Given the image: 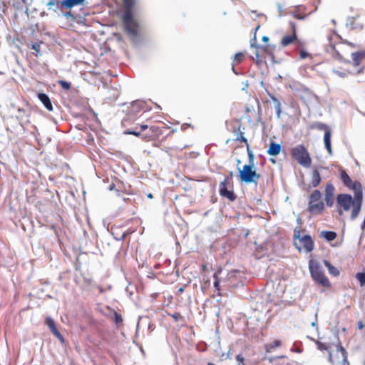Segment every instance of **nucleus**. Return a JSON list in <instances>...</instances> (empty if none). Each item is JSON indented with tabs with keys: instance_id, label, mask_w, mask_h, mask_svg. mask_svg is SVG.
I'll use <instances>...</instances> for the list:
<instances>
[{
	"instance_id": "9",
	"label": "nucleus",
	"mask_w": 365,
	"mask_h": 365,
	"mask_svg": "<svg viewBox=\"0 0 365 365\" xmlns=\"http://www.w3.org/2000/svg\"><path fill=\"white\" fill-rule=\"evenodd\" d=\"M227 183H228V178H226L220 184L219 192L222 197L227 198L229 200L232 202L236 200L237 197L233 191L227 190Z\"/></svg>"
},
{
	"instance_id": "24",
	"label": "nucleus",
	"mask_w": 365,
	"mask_h": 365,
	"mask_svg": "<svg viewBox=\"0 0 365 365\" xmlns=\"http://www.w3.org/2000/svg\"><path fill=\"white\" fill-rule=\"evenodd\" d=\"M238 271L237 270H232L231 272H227L226 274L225 275L224 274V272H222V274L221 275H220V278H221L222 279V283H227L228 281L234 277L235 276V274L237 273Z\"/></svg>"
},
{
	"instance_id": "35",
	"label": "nucleus",
	"mask_w": 365,
	"mask_h": 365,
	"mask_svg": "<svg viewBox=\"0 0 365 365\" xmlns=\"http://www.w3.org/2000/svg\"><path fill=\"white\" fill-rule=\"evenodd\" d=\"M172 318L175 321L178 322L180 318H182L181 315L178 312H175L170 315Z\"/></svg>"
},
{
	"instance_id": "39",
	"label": "nucleus",
	"mask_w": 365,
	"mask_h": 365,
	"mask_svg": "<svg viewBox=\"0 0 365 365\" xmlns=\"http://www.w3.org/2000/svg\"><path fill=\"white\" fill-rule=\"evenodd\" d=\"M56 337L61 341V344L64 343V338L61 333L56 335Z\"/></svg>"
},
{
	"instance_id": "14",
	"label": "nucleus",
	"mask_w": 365,
	"mask_h": 365,
	"mask_svg": "<svg viewBox=\"0 0 365 365\" xmlns=\"http://www.w3.org/2000/svg\"><path fill=\"white\" fill-rule=\"evenodd\" d=\"M38 98L39 101L43 103V105L45 106V108L49 110H53V106L51 102V100L49 97L45 94V93H38Z\"/></svg>"
},
{
	"instance_id": "46",
	"label": "nucleus",
	"mask_w": 365,
	"mask_h": 365,
	"mask_svg": "<svg viewBox=\"0 0 365 365\" xmlns=\"http://www.w3.org/2000/svg\"><path fill=\"white\" fill-rule=\"evenodd\" d=\"M364 325L361 322H358V328L359 329H361L363 328Z\"/></svg>"
},
{
	"instance_id": "44",
	"label": "nucleus",
	"mask_w": 365,
	"mask_h": 365,
	"mask_svg": "<svg viewBox=\"0 0 365 365\" xmlns=\"http://www.w3.org/2000/svg\"><path fill=\"white\" fill-rule=\"evenodd\" d=\"M52 332V334L56 336V335H57L58 333H60V331L58 330L57 328H55L54 329L51 330V331Z\"/></svg>"
},
{
	"instance_id": "55",
	"label": "nucleus",
	"mask_w": 365,
	"mask_h": 365,
	"mask_svg": "<svg viewBox=\"0 0 365 365\" xmlns=\"http://www.w3.org/2000/svg\"><path fill=\"white\" fill-rule=\"evenodd\" d=\"M33 48H34V49H35V50H36V49H37V47L36 46V45H34V46H33Z\"/></svg>"
},
{
	"instance_id": "19",
	"label": "nucleus",
	"mask_w": 365,
	"mask_h": 365,
	"mask_svg": "<svg viewBox=\"0 0 365 365\" xmlns=\"http://www.w3.org/2000/svg\"><path fill=\"white\" fill-rule=\"evenodd\" d=\"M281 150V145L278 143L272 142L269 145V148L267 150V153L269 155H277Z\"/></svg>"
},
{
	"instance_id": "53",
	"label": "nucleus",
	"mask_w": 365,
	"mask_h": 365,
	"mask_svg": "<svg viewBox=\"0 0 365 365\" xmlns=\"http://www.w3.org/2000/svg\"><path fill=\"white\" fill-rule=\"evenodd\" d=\"M254 43H255V41L251 42V46L257 47Z\"/></svg>"
},
{
	"instance_id": "48",
	"label": "nucleus",
	"mask_w": 365,
	"mask_h": 365,
	"mask_svg": "<svg viewBox=\"0 0 365 365\" xmlns=\"http://www.w3.org/2000/svg\"><path fill=\"white\" fill-rule=\"evenodd\" d=\"M262 40L263 41H264V42H267V41H269V38H268L267 36H264L262 37Z\"/></svg>"
},
{
	"instance_id": "34",
	"label": "nucleus",
	"mask_w": 365,
	"mask_h": 365,
	"mask_svg": "<svg viewBox=\"0 0 365 365\" xmlns=\"http://www.w3.org/2000/svg\"><path fill=\"white\" fill-rule=\"evenodd\" d=\"M140 131H136V130H127L125 132V134H129V135H135V136H139L140 135Z\"/></svg>"
},
{
	"instance_id": "32",
	"label": "nucleus",
	"mask_w": 365,
	"mask_h": 365,
	"mask_svg": "<svg viewBox=\"0 0 365 365\" xmlns=\"http://www.w3.org/2000/svg\"><path fill=\"white\" fill-rule=\"evenodd\" d=\"M243 58V54L242 53H237L234 56V62L236 63H240Z\"/></svg>"
},
{
	"instance_id": "11",
	"label": "nucleus",
	"mask_w": 365,
	"mask_h": 365,
	"mask_svg": "<svg viewBox=\"0 0 365 365\" xmlns=\"http://www.w3.org/2000/svg\"><path fill=\"white\" fill-rule=\"evenodd\" d=\"M299 243L307 253L314 249V242L310 235H304L299 238Z\"/></svg>"
},
{
	"instance_id": "18",
	"label": "nucleus",
	"mask_w": 365,
	"mask_h": 365,
	"mask_svg": "<svg viewBox=\"0 0 365 365\" xmlns=\"http://www.w3.org/2000/svg\"><path fill=\"white\" fill-rule=\"evenodd\" d=\"M269 96L274 103V108L276 110L277 117V118L279 119L281 118V113H282L281 103L274 96L269 93Z\"/></svg>"
},
{
	"instance_id": "33",
	"label": "nucleus",
	"mask_w": 365,
	"mask_h": 365,
	"mask_svg": "<svg viewBox=\"0 0 365 365\" xmlns=\"http://www.w3.org/2000/svg\"><path fill=\"white\" fill-rule=\"evenodd\" d=\"M316 127L319 130H324V131L327 130V129H330L327 125L322 123H318Z\"/></svg>"
},
{
	"instance_id": "47",
	"label": "nucleus",
	"mask_w": 365,
	"mask_h": 365,
	"mask_svg": "<svg viewBox=\"0 0 365 365\" xmlns=\"http://www.w3.org/2000/svg\"><path fill=\"white\" fill-rule=\"evenodd\" d=\"M294 237L296 238H299V231H297V232L296 230L294 231Z\"/></svg>"
},
{
	"instance_id": "30",
	"label": "nucleus",
	"mask_w": 365,
	"mask_h": 365,
	"mask_svg": "<svg viewBox=\"0 0 365 365\" xmlns=\"http://www.w3.org/2000/svg\"><path fill=\"white\" fill-rule=\"evenodd\" d=\"M248 158H249V165H252L254 166V154L252 151L250 149L249 145H247V148Z\"/></svg>"
},
{
	"instance_id": "56",
	"label": "nucleus",
	"mask_w": 365,
	"mask_h": 365,
	"mask_svg": "<svg viewBox=\"0 0 365 365\" xmlns=\"http://www.w3.org/2000/svg\"><path fill=\"white\" fill-rule=\"evenodd\" d=\"M71 15V13L70 12H68L67 14H66V16H70Z\"/></svg>"
},
{
	"instance_id": "54",
	"label": "nucleus",
	"mask_w": 365,
	"mask_h": 365,
	"mask_svg": "<svg viewBox=\"0 0 365 365\" xmlns=\"http://www.w3.org/2000/svg\"><path fill=\"white\" fill-rule=\"evenodd\" d=\"M254 43H255V41L251 42V46L257 47Z\"/></svg>"
},
{
	"instance_id": "45",
	"label": "nucleus",
	"mask_w": 365,
	"mask_h": 365,
	"mask_svg": "<svg viewBox=\"0 0 365 365\" xmlns=\"http://www.w3.org/2000/svg\"><path fill=\"white\" fill-rule=\"evenodd\" d=\"M148 128V125H140V132L142 131H144L145 130H146Z\"/></svg>"
},
{
	"instance_id": "17",
	"label": "nucleus",
	"mask_w": 365,
	"mask_h": 365,
	"mask_svg": "<svg viewBox=\"0 0 365 365\" xmlns=\"http://www.w3.org/2000/svg\"><path fill=\"white\" fill-rule=\"evenodd\" d=\"M145 107V103L140 101H133L130 107V112L137 114Z\"/></svg>"
},
{
	"instance_id": "41",
	"label": "nucleus",
	"mask_w": 365,
	"mask_h": 365,
	"mask_svg": "<svg viewBox=\"0 0 365 365\" xmlns=\"http://www.w3.org/2000/svg\"><path fill=\"white\" fill-rule=\"evenodd\" d=\"M318 348L320 350H327V346L325 344H322V343H319L318 344Z\"/></svg>"
},
{
	"instance_id": "42",
	"label": "nucleus",
	"mask_w": 365,
	"mask_h": 365,
	"mask_svg": "<svg viewBox=\"0 0 365 365\" xmlns=\"http://www.w3.org/2000/svg\"><path fill=\"white\" fill-rule=\"evenodd\" d=\"M334 73L338 75L340 77H345L346 76V73H343V72H340L339 71H334Z\"/></svg>"
},
{
	"instance_id": "57",
	"label": "nucleus",
	"mask_w": 365,
	"mask_h": 365,
	"mask_svg": "<svg viewBox=\"0 0 365 365\" xmlns=\"http://www.w3.org/2000/svg\"><path fill=\"white\" fill-rule=\"evenodd\" d=\"M339 215H341L342 214V211L341 210H339Z\"/></svg>"
},
{
	"instance_id": "7",
	"label": "nucleus",
	"mask_w": 365,
	"mask_h": 365,
	"mask_svg": "<svg viewBox=\"0 0 365 365\" xmlns=\"http://www.w3.org/2000/svg\"><path fill=\"white\" fill-rule=\"evenodd\" d=\"M337 204L343 207L345 211H348L351 207H353L351 214L354 210V206L358 203L356 199L354 197V200L352 199L351 196L348 194H339L336 197Z\"/></svg>"
},
{
	"instance_id": "37",
	"label": "nucleus",
	"mask_w": 365,
	"mask_h": 365,
	"mask_svg": "<svg viewBox=\"0 0 365 365\" xmlns=\"http://www.w3.org/2000/svg\"><path fill=\"white\" fill-rule=\"evenodd\" d=\"M237 140H240L241 142L245 143L246 145H248L247 138L244 136L243 133L240 135V138H237Z\"/></svg>"
},
{
	"instance_id": "20",
	"label": "nucleus",
	"mask_w": 365,
	"mask_h": 365,
	"mask_svg": "<svg viewBox=\"0 0 365 365\" xmlns=\"http://www.w3.org/2000/svg\"><path fill=\"white\" fill-rule=\"evenodd\" d=\"M222 274V269H219L216 272L214 273L213 277L215 279L214 281V287L217 291L220 290V283H222V279L220 278V275Z\"/></svg>"
},
{
	"instance_id": "36",
	"label": "nucleus",
	"mask_w": 365,
	"mask_h": 365,
	"mask_svg": "<svg viewBox=\"0 0 365 365\" xmlns=\"http://www.w3.org/2000/svg\"><path fill=\"white\" fill-rule=\"evenodd\" d=\"M300 57L302 59L306 58L308 56V53L304 50H301L299 53Z\"/></svg>"
},
{
	"instance_id": "2",
	"label": "nucleus",
	"mask_w": 365,
	"mask_h": 365,
	"mask_svg": "<svg viewBox=\"0 0 365 365\" xmlns=\"http://www.w3.org/2000/svg\"><path fill=\"white\" fill-rule=\"evenodd\" d=\"M125 11L123 14V21L125 29L131 37L138 36V24L134 20L133 16V9L135 4V0H123Z\"/></svg>"
},
{
	"instance_id": "31",
	"label": "nucleus",
	"mask_w": 365,
	"mask_h": 365,
	"mask_svg": "<svg viewBox=\"0 0 365 365\" xmlns=\"http://www.w3.org/2000/svg\"><path fill=\"white\" fill-rule=\"evenodd\" d=\"M58 84L63 88L64 90H69L71 88V83L63 80H60L58 81Z\"/></svg>"
},
{
	"instance_id": "23",
	"label": "nucleus",
	"mask_w": 365,
	"mask_h": 365,
	"mask_svg": "<svg viewBox=\"0 0 365 365\" xmlns=\"http://www.w3.org/2000/svg\"><path fill=\"white\" fill-rule=\"evenodd\" d=\"M319 235L327 241H332L336 237V233L333 231H322Z\"/></svg>"
},
{
	"instance_id": "51",
	"label": "nucleus",
	"mask_w": 365,
	"mask_h": 365,
	"mask_svg": "<svg viewBox=\"0 0 365 365\" xmlns=\"http://www.w3.org/2000/svg\"><path fill=\"white\" fill-rule=\"evenodd\" d=\"M113 188H114V185L113 184V185H111L110 186L109 189L111 190H113Z\"/></svg>"
},
{
	"instance_id": "40",
	"label": "nucleus",
	"mask_w": 365,
	"mask_h": 365,
	"mask_svg": "<svg viewBox=\"0 0 365 365\" xmlns=\"http://www.w3.org/2000/svg\"><path fill=\"white\" fill-rule=\"evenodd\" d=\"M56 337L61 341V344L64 343V338L61 333L56 335Z\"/></svg>"
},
{
	"instance_id": "15",
	"label": "nucleus",
	"mask_w": 365,
	"mask_h": 365,
	"mask_svg": "<svg viewBox=\"0 0 365 365\" xmlns=\"http://www.w3.org/2000/svg\"><path fill=\"white\" fill-rule=\"evenodd\" d=\"M294 32L292 35H287L284 36L281 41V44L282 46L285 47L289 45L290 43H293L294 41L297 40V35L295 32L294 26H292Z\"/></svg>"
},
{
	"instance_id": "8",
	"label": "nucleus",
	"mask_w": 365,
	"mask_h": 365,
	"mask_svg": "<svg viewBox=\"0 0 365 365\" xmlns=\"http://www.w3.org/2000/svg\"><path fill=\"white\" fill-rule=\"evenodd\" d=\"M337 354H339L338 358L339 361L336 362L332 359V355L329 352V361L332 365H349V361L347 360V352L344 347L341 345L337 346L336 348Z\"/></svg>"
},
{
	"instance_id": "6",
	"label": "nucleus",
	"mask_w": 365,
	"mask_h": 365,
	"mask_svg": "<svg viewBox=\"0 0 365 365\" xmlns=\"http://www.w3.org/2000/svg\"><path fill=\"white\" fill-rule=\"evenodd\" d=\"M253 167L252 165H245L242 170L239 168V176L241 181L246 183L257 184V180L259 178V175L253 170Z\"/></svg>"
},
{
	"instance_id": "12",
	"label": "nucleus",
	"mask_w": 365,
	"mask_h": 365,
	"mask_svg": "<svg viewBox=\"0 0 365 365\" xmlns=\"http://www.w3.org/2000/svg\"><path fill=\"white\" fill-rule=\"evenodd\" d=\"M351 58L353 61V64L355 66H358L359 65H360L361 62L365 58V51L361 50L359 51L352 53Z\"/></svg>"
},
{
	"instance_id": "59",
	"label": "nucleus",
	"mask_w": 365,
	"mask_h": 365,
	"mask_svg": "<svg viewBox=\"0 0 365 365\" xmlns=\"http://www.w3.org/2000/svg\"><path fill=\"white\" fill-rule=\"evenodd\" d=\"M240 160H237V164H240Z\"/></svg>"
},
{
	"instance_id": "22",
	"label": "nucleus",
	"mask_w": 365,
	"mask_h": 365,
	"mask_svg": "<svg viewBox=\"0 0 365 365\" xmlns=\"http://www.w3.org/2000/svg\"><path fill=\"white\" fill-rule=\"evenodd\" d=\"M61 6L62 1H60L59 0H49V1L47 3L48 9H52L54 11L58 10Z\"/></svg>"
},
{
	"instance_id": "3",
	"label": "nucleus",
	"mask_w": 365,
	"mask_h": 365,
	"mask_svg": "<svg viewBox=\"0 0 365 365\" xmlns=\"http://www.w3.org/2000/svg\"><path fill=\"white\" fill-rule=\"evenodd\" d=\"M309 269L311 277L316 284H320L326 288L331 286L329 279L326 277L322 267L318 262L310 260L309 262Z\"/></svg>"
},
{
	"instance_id": "13",
	"label": "nucleus",
	"mask_w": 365,
	"mask_h": 365,
	"mask_svg": "<svg viewBox=\"0 0 365 365\" xmlns=\"http://www.w3.org/2000/svg\"><path fill=\"white\" fill-rule=\"evenodd\" d=\"M331 129H327V130H325V132H324V143L325 148L329 155H332V149H331Z\"/></svg>"
},
{
	"instance_id": "50",
	"label": "nucleus",
	"mask_w": 365,
	"mask_h": 365,
	"mask_svg": "<svg viewBox=\"0 0 365 365\" xmlns=\"http://www.w3.org/2000/svg\"><path fill=\"white\" fill-rule=\"evenodd\" d=\"M232 71H233L235 74H237V75L238 74V73H237V72L235 71V68H234V66H233V65H232Z\"/></svg>"
},
{
	"instance_id": "38",
	"label": "nucleus",
	"mask_w": 365,
	"mask_h": 365,
	"mask_svg": "<svg viewBox=\"0 0 365 365\" xmlns=\"http://www.w3.org/2000/svg\"><path fill=\"white\" fill-rule=\"evenodd\" d=\"M236 360H237V361L239 364H241V363H243V361H244V358H243V356H242L241 354H238V355L236 356Z\"/></svg>"
},
{
	"instance_id": "28",
	"label": "nucleus",
	"mask_w": 365,
	"mask_h": 365,
	"mask_svg": "<svg viewBox=\"0 0 365 365\" xmlns=\"http://www.w3.org/2000/svg\"><path fill=\"white\" fill-rule=\"evenodd\" d=\"M46 324L48 326V327L49 328L50 331H51V330L54 329L55 328H56L54 320L51 317H46Z\"/></svg>"
},
{
	"instance_id": "29",
	"label": "nucleus",
	"mask_w": 365,
	"mask_h": 365,
	"mask_svg": "<svg viewBox=\"0 0 365 365\" xmlns=\"http://www.w3.org/2000/svg\"><path fill=\"white\" fill-rule=\"evenodd\" d=\"M281 346V341L279 340H275L273 342L266 346L267 351H269L270 349H273Z\"/></svg>"
},
{
	"instance_id": "27",
	"label": "nucleus",
	"mask_w": 365,
	"mask_h": 365,
	"mask_svg": "<svg viewBox=\"0 0 365 365\" xmlns=\"http://www.w3.org/2000/svg\"><path fill=\"white\" fill-rule=\"evenodd\" d=\"M113 320L116 326H118L120 324H122L123 322L122 316L115 311L113 312Z\"/></svg>"
},
{
	"instance_id": "52",
	"label": "nucleus",
	"mask_w": 365,
	"mask_h": 365,
	"mask_svg": "<svg viewBox=\"0 0 365 365\" xmlns=\"http://www.w3.org/2000/svg\"><path fill=\"white\" fill-rule=\"evenodd\" d=\"M148 198H152V197H153L152 194H151V193L148 194Z\"/></svg>"
},
{
	"instance_id": "21",
	"label": "nucleus",
	"mask_w": 365,
	"mask_h": 365,
	"mask_svg": "<svg viewBox=\"0 0 365 365\" xmlns=\"http://www.w3.org/2000/svg\"><path fill=\"white\" fill-rule=\"evenodd\" d=\"M324 264L325 267L328 269V271L330 274H331L334 277H337L339 275V269L336 267H335L334 266H333L328 260L324 259Z\"/></svg>"
},
{
	"instance_id": "49",
	"label": "nucleus",
	"mask_w": 365,
	"mask_h": 365,
	"mask_svg": "<svg viewBox=\"0 0 365 365\" xmlns=\"http://www.w3.org/2000/svg\"><path fill=\"white\" fill-rule=\"evenodd\" d=\"M361 229H364L365 228V220L362 222L361 225Z\"/></svg>"
},
{
	"instance_id": "25",
	"label": "nucleus",
	"mask_w": 365,
	"mask_h": 365,
	"mask_svg": "<svg viewBox=\"0 0 365 365\" xmlns=\"http://www.w3.org/2000/svg\"><path fill=\"white\" fill-rule=\"evenodd\" d=\"M84 0H63L62 1V6L66 8H72L73 6L76 5H78L83 2Z\"/></svg>"
},
{
	"instance_id": "58",
	"label": "nucleus",
	"mask_w": 365,
	"mask_h": 365,
	"mask_svg": "<svg viewBox=\"0 0 365 365\" xmlns=\"http://www.w3.org/2000/svg\"><path fill=\"white\" fill-rule=\"evenodd\" d=\"M179 291H180V292H182V291H183V289H182V288H180V289H179Z\"/></svg>"
},
{
	"instance_id": "10",
	"label": "nucleus",
	"mask_w": 365,
	"mask_h": 365,
	"mask_svg": "<svg viewBox=\"0 0 365 365\" xmlns=\"http://www.w3.org/2000/svg\"><path fill=\"white\" fill-rule=\"evenodd\" d=\"M335 188L331 183H328L325 189V202L328 207H332L334 205V195Z\"/></svg>"
},
{
	"instance_id": "1",
	"label": "nucleus",
	"mask_w": 365,
	"mask_h": 365,
	"mask_svg": "<svg viewBox=\"0 0 365 365\" xmlns=\"http://www.w3.org/2000/svg\"><path fill=\"white\" fill-rule=\"evenodd\" d=\"M341 179L345 186L352 189L354 191V196L358 202L356 206H354V210L353 211L352 215H351V219L354 220L358 216L361 210L363 199L362 185L359 182H353L350 177L344 170H342L341 172Z\"/></svg>"
},
{
	"instance_id": "43",
	"label": "nucleus",
	"mask_w": 365,
	"mask_h": 365,
	"mask_svg": "<svg viewBox=\"0 0 365 365\" xmlns=\"http://www.w3.org/2000/svg\"><path fill=\"white\" fill-rule=\"evenodd\" d=\"M344 43H345L346 44H347V45H349V46H351V47H354V48L357 47V45H356V44H355V43H351V42H349V41H344Z\"/></svg>"
},
{
	"instance_id": "61",
	"label": "nucleus",
	"mask_w": 365,
	"mask_h": 365,
	"mask_svg": "<svg viewBox=\"0 0 365 365\" xmlns=\"http://www.w3.org/2000/svg\"><path fill=\"white\" fill-rule=\"evenodd\" d=\"M21 1H22L23 3H25V2H26V0H21Z\"/></svg>"
},
{
	"instance_id": "16",
	"label": "nucleus",
	"mask_w": 365,
	"mask_h": 365,
	"mask_svg": "<svg viewBox=\"0 0 365 365\" xmlns=\"http://www.w3.org/2000/svg\"><path fill=\"white\" fill-rule=\"evenodd\" d=\"M322 181L321 175L318 170L314 169L312 172V180L310 182V186L312 187H317L319 186Z\"/></svg>"
},
{
	"instance_id": "60",
	"label": "nucleus",
	"mask_w": 365,
	"mask_h": 365,
	"mask_svg": "<svg viewBox=\"0 0 365 365\" xmlns=\"http://www.w3.org/2000/svg\"><path fill=\"white\" fill-rule=\"evenodd\" d=\"M252 41H256V37H255V36L254 37V38H253V40H252Z\"/></svg>"
},
{
	"instance_id": "5",
	"label": "nucleus",
	"mask_w": 365,
	"mask_h": 365,
	"mask_svg": "<svg viewBox=\"0 0 365 365\" xmlns=\"http://www.w3.org/2000/svg\"><path fill=\"white\" fill-rule=\"evenodd\" d=\"M293 158L304 168L311 166L312 159L307 149L303 145H297L293 148L291 152Z\"/></svg>"
},
{
	"instance_id": "4",
	"label": "nucleus",
	"mask_w": 365,
	"mask_h": 365,
	"mask_svg": "<svg viewBox=\"0 0 365 365\" xmlns=\"http://www.w3.org/2000/svg\"><path fill=\"white\" fill-rule=\"evenodd\" d=\"M322 197V194L319 190H314L310 195L308 203V210L311 214L317 215L324 211L325 206Z\"/></svg>"
},
{
	"instance_id": "26",
	"label": "nucleus",
	"mask_w": 365,
	"mask_h": 365,
	"mask_svg": "<svg viewBox=\"0 0 365 365\" xmlns=\"http://www.w3.org/2000/svg\"><path fill=\"white\" fill-rule=\"evenodd\" d=\"M355 277L359 282L361 287L365 285V272H358L356 274Z\"/></svg>"
}]
</instances>
